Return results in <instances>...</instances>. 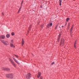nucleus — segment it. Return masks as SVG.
Wrapping results in <instances>:
<instances>
[{
	"mask_svg": "<svg viewBox=\"0 0 79 79\" xmlns=\"http://www.w3.org/2000/svg\"><path fill=\"white\" fill-rule=\"evenodd\" d=\"M6 77L9 79H13L14 77V75L13 73H9L6 75Z\"/></svg>",
	"mask_w": 79,
	"mask_h": 79,
	"instance_id": "1",
	"label": "nucleus"
},
{
	"mask_svg": "<svg viewBox=\"0 0 79 79\" xmlns=\"http://www.w3.org/2000/svg\"><path fill=\"white\" fill-rule=\"evenodd\" d=\"M0 41L2 42V43H3V44L4 45H8V42L7 41H5V40H0Z\"/></svg>",
	"mask_w": 79,
	"mask_h": 79,
	"instance_id": "2",
	"label": "nucleus"
},
{
	"mask_svg": "<svg viewBox=\"0 0 79 79\" xmlns=\"http://www.w3.org/2000/svg\"><path fill=\"white\" fill-rule=\"evenodd\" d=\"M26 77L27 79H30V78L31 77V74L30 73H28L26 75Z\"/></svg>",
	"mask_w": 79,
	"mask_h": 79,
	"instance_id": "3",
	"label": "nucleus"
},
{
	"mask_svg": "<svg viewBox=\"0 0 79 79\" xmlns=\"http://www.w3.org/2000/svg\"><path fill=\"white\" fill-rule=\"evenodd\" d=\"M64 40L63 39H61V41L60 45H61V44H64Z\"/></svg>",
	"mask_w": 79,
	"mask_h": 79,
	"instance_id": "4",
	"label": "nucleus"
},
{
	"mask_svg": "<svg viewBox=\"0 0 79 79\" xmlns=\"http://www.w3.org/2000/svg\"><path fill=\"white\" fill-rule=\"evenodd\" d=\"M0 39H5V36L4 35H1L0 36Z\"/></svg>",
	"mask_w": 79,
	"mask_h": 79,
	"instance_id": "5",
	"label": "nucleus"
},
{
	"mask_svg": "<svg viewBox=\"0 0 79 79\" xmlns=\"http://www.w3.org/2000/svg\"><path fill=\"white\" fill-rule=\"evenodd\" d=\"M13 58L15 62L17 63V64H19V63L18 62V60H16V59H15V58H14L13 57Z\"/></svg>",
	"mask_w": 79,
	"mask_h": 79,
	"instance_id": "6",
	"label": "nucleus"
},
{
	"mask_svg": "<svg viewBox=\"0 0 79 79\" xmlns=\"http://www.w3.org/2000/svg\"><path fill=\"white\" fill-rule=\"evenodd\" d=\"M52 23H49L48 25H47V27H52Z\"/></svg>",
	"mask_w": 79,
	"mask_h": 79,
	"instance_id": "7",
	"label": "nucleus"
},
{
	"mask_svg": "<svg viewBox=\"0 0 79 79\" xmlns=\"http://www.w3.org/2000/svg\"><path fill=\"white\" fill-rule=\"evenodd\" d=\"M40 76H41V72H39L38 75L37 76L38 78L40 77Z\"/></svg>",
	"mask_w": 79,
	"mask_h": 79,
	"instance_id": "8",
	"label": "nucleus"
},
{
	"mask_svg": "<svg viewBox=\"0 0 79 79\" xmlns=\"http://www.w3.org/2000/svg\"><path fill=\"white\" fill-rule=\"evenodd\" d=\"M10 46L11 47H12L13 48H15V46L13 44H10Z\"/></svg>",
	"mask_w": 79,
	"mask_h": 79,
	"instance_id": "9",
	"label": "nucleus"
},
{
	"mask_svg": "<svg viewBox=\"0 0 79 79\" xmlns=\"http://www.w3.org/2000/svg\"><path fill=\"white\" fill-rule=\"evenodd\" d=\"M73 27H74V25H73L72 26V27L70 29V33H71L72 32V30H73Z\"/></svg>",
	"mask_w": 79,
	"mask_h": 79,
	"instance_id": "10",
	"label": "nucleus"
},
{
	"mask_svg": "<svg viewBox=\"0 0 79 79\" xmlns=\"http://www.w3.org/2000/svg\"><path fill=\"white\" fill-rule=\"evenodd\" d=\"M24 40L23 39H22V45H24Z\"/></svg>",
	"mask_w": 79,
	"mask_h": 79,
	"instance_id": "11",
	"label": "nucleus"
},
{
	"mask_svg": "<svg viewBox=\"0 0 79 79\" xmlns=\"http://www.w3.org/2000/svg\"><path fill=\"white\" fill-rule=\"evenodd\" d=\"M76 42H77V40H76L74 43V47L75 48H76Z\"/></svg>",
	"mask_w": 79,
	"mask_h": 79,
	"instance_id": "12",
	"label": "nucleus"
},
{
	"mask_svg": "<svg viewBox=\"0 0 79 79\" xmlns=\"http://www.w3.org/2000/svg\"><path fill=\"white\" fill-rule=\"evenodd\" d=\"M12 64V65H13V66H14L15 67H16V64H15V62H14Z\"/></svg>",
	"mask_w": 79,
	"mask_h": 79,
	"instance_id": "13",
	"label": "nucleus"
},
{
	"mask_svg": "<svg viewBox=\"0 0 79 79\" xmlns=\"http://www.w3.org/2000/svg\"><path fill=\"white\" fill-rule=\"evenodd\" d=\"M9 60L10 61V62H11V63H12V64L14 62H13V60H11V59L10 58H9Z\"/></svg>",
	"mask_w": 79,
	"mask_h": 79,
	"instance_id": "14",
	"label": "nucleus"
},
{
	"mask_svg": "<svg viewBox=\"0 0 79 79\" xmlns=\"http://www.w3.org/2000/svg\"><path fill=\"white\" fill-rule=\"evenodd\" d=\"M6 37L7 38H9L10 37V35L9 34H7L6 35Z\"/></svg>",
	"mask_w": 79,
	"mask_h": 79,
	"instance_id": "15",
	"label": "nucleus"
},
{
	"mask_svg": "<svg viewBox=\"0 0 79 79\" xmlns=\"http://www.w3.org/2000/svg\"><path fill=\"white\" fill-rule=\"evenodd\" d=\"M1 69H3V70H4L5 71H6V68H5L3 67H1Z\"/></svg>",
	"mask_w": 79,
	"mask_h": 79,
	"instance_id": "16",
	"label": "nucleus"
},
{
	"mask_svg": "<svg viewBox=\"0 0 79 79\" xmlns=\"http://www.w3.org/2000/svg\"><path fill=\"white\" fill-rule=\"evenodd\" d=\"M6 71H10V69L9 68H6Z\"/></svg>",
	"mask_w": 79,
	"mask_h": 79,
	"instance_id": "17",
	"label": "nucleus"
},
{
	"mask_svg": "<svg viewBox=\"0 0 79 79\" xmlns=\"http://www.w3.org/2000/svg\"><path fill=\"white\" fill-rule=\"evenodd\" d=\"M60 1V5L61 6V2H62V0H59Z\"/></svg>",
	"mask_w": 79,
	"mask_h": 79,
	"instance_id": "18",
	"label": "nucleus"
},
{
	"mask_svg": "<svg viewBox=\"0 0 79 79\" xmlns=\"http://www.w3.org/2000/svg\"><path fill=\"white\" fill-rule=\"evenodd\" d=\"M69 20V18H67L66 19V21H68V20Z\"/></svg>",
	"mask_w": 79,
	"mask_h": 79,
	"instance_id": "19",
	"label": "nucleus"
},
{
	"mask_svg": "<svg viewBox=\"0 0 79 79\" xmlns=\"http://www.w3.org/2000/svg\"><path fill=\"white\" fill-rule=\"evenodd\" d=\"M11 35H15V33L13 32H12V33H11Z\"/></svg>",
	"mask_w": 79,
	"mask_h": 79,
	"instance_id": "20",
	"label": "nucleus"
},
{
	"mask_svg": "<svg viewBox=\"0 0 79 79\" xmlns=\"http://www.w3.org/2000/svg\"><path fill=\"white\" fill-rule=\"evenodd\" d=\"M60 36H61V34H60L59 35V38H58L59 39H60Z\"/></svg>",
	"mask_w": 79,
	"mask_h": 79,
	"instance_id": "21",
	"label": "nucleus"
},
{
	"mask_svg": "<svg viewBox=\"0 0 79 79\" xmlns=\"http://www.w3.org/2000/svg\"><path fill=\"white\" fill-rule=\"evenodd\" d=\"M58 27V25H56V27H55V29H56V28H57Z\"/></svg>",
	"mask_w": 79,
	"mask_h": 79,
	"instance_id": "22",
	"label": "nucleus"
},
{
	"mask_svg": "<svg viewBox=\"0 0 79 79\" xmlns=\"http://www.w3.org/2000/svg\"><path fill=\"white\" fill-rule=\"evenodd\" d=\"M14 55L15 56H16L17 58H18V56H17L16 55Z\"/></svg>",
	"mask_w": 79,
	"mask_h": 79,
	"instance_id": "23",
	"label": "nucleus"
},
{
	"mask_svg": "<svg viewBox=\"0 0 79 79\" xmlns=\"http://www.w3.org/2000/svg\"><path fill=\"white\" fill-rule=\"evenodd\" d=\"M11 42H12V43H13V40H11Z\"/></svg>",
	"mask_w": 79,
	"mask_h": 79,
	"instance_id": "24",
	"label": "nucleus"
},
{
	"mask_svg": "<svg viewBox=\"0 0 79 79\" xmlns=\"http://www.w3.org/2000/svg\"><path fill=\"white\" fill-rule=\"evenodd\" d=\"M53 64H55V62H53L52 63V65H53Z\"/></svg>",
	"mask_w": 79,
	"mask_h": 79,
	"instance_id": "25",
	"label": "nucleus"
},
{
	"mask_svg": "<svg viewBox=\"0 0 79 79\" xmlns=\"http://www.w3.org/2000/svg\"><path fill=\"white\" fill-rule=\"evenodd\" d=\"M20 11H21V10L19 9V11L18 12V13H19V12H20Z\"/></svg>",
	"mask_w": 79,
	"mask_h": 79,
	"instance_id": "26",
	"label": "nucleus"
},
{
	"mask_svg": "<svg viewBox=\"0 0 79 79\" xmlns=\"http://www.w3.org/2000/svg\"><path fill=\"white\" fill-rule=\"evenodd\" d=\"M42 78H43L41 76L40 77V79H42Z\"/></svg>",
	"mask_w": 79,
	"mask_h": 79,
	"instance_id": "27",
	"label": "nucleus"
},
{
	"mask_svg": "<svg viewBox=\"0 0 79 79\" xmlns=\"http://www.w3.org/2000/svg\"><path fill=\"white\" fill-rule=\"evenodd\" d=\"M23 1H22V2H21V4H23Z\"/></svg>",
	"mask_w": 79,
	"mask_h": 79,
	"instance_id": "28",
	"label": "nucleus"
},
{
	"mask_svg": "<svg viewBox=\"0 0 79 79\" xmlns=\"http://www.w3.org/2000/svg\"><path fill=\"white\" fill-rule=\"evenodd\" d=\"M2 15H4V14H3V13H2Z\"/></svg>",
	"mask_w": 79,
	"mask_h": 79,
	"instance_id": "29",
	"label": "nucleus"
},
{
	"mask_svg": "<svg viewBox=\"0 0 79 79\" xmlns=\"http://www.w3.org/2000/svg\"><path fill=\"white\" fill-rule=\"evenodd\" d=\"M21 7L20 8L19 10H21Z\"/></svg>",
	"mask_w": 79,
	"mask_h": 79,
	"instance_id": "30",
	"label": "nucleus"
},
{
	"mask_svg": "<svg viewBox=\"0 0 79 79\" xmlns=\"http://www.w3.org/2000/svg\"><path fill=\"white\" fill-rule=\"evenodd\" d=\"M64 27V26H62V27Z\"/></svg>",
	"mask_w": 79,
	"mask_h": 79,
	"instance_id": "31",
	"label": "nucleus"
}]
</instances>
